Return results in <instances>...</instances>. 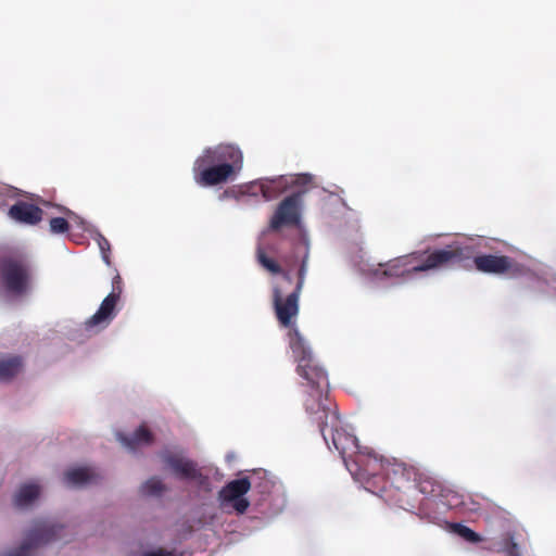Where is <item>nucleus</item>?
I'll return each instance as SVG.
<instances>
[{
    "label": "nucleus",
    "mask_w": 556,
    "mask_h": 556,
    "mask_svg": "<svg viewBox=\"0 0 556 556\" xmlns=\"http://www.w3.org/2000/svg\"><path fill=\"white\" fill-rule=\"evenodd\" d=\"M289 346L296 362V374L311 388L304 401L308 414H318L320 409L330 406L328 399L329 381L325 368L317 362L304 338L298 329L288 332Z\"/></svg>",
    "instance_id": "1"
},
{
    "label": "nucleus",
    "mask_w": 556,
    "mask_h": 556,
    "mask_svg": "<svg viewBox=\"0 0 556 556\" xmlns=\"http://www.w3.org/2000/svg\"><path fill=\"white\" fill-rule=\"evenodd\" d=\"M452 530L454 533L466 540L470 543H479L482 541V538L480 534L471 530L469 527L462 525V523H452L451 525Z\"/></svg>",
    "instance_id": "24"
},
{
    "label": "nucleus",
    "mask_w": 556,
    "mask_h": 556,
    "mask_svg": "<svg viewBox=\"0 0 556 556\" xmlns=\"http://www.w3.org/2000/svg\"><path fill=\"white\" fill-rule=\"evenodd\" d=\"M312 182V176L311 175H307V174H304V175H300L295 180H294V184L295 185H299V186H306L308 184Z\"/></svg>",
    "instance_id": "30"
},
{
    "label": "nucleus",
    "mask_w": 556,
    "mask_h": 556,
    "mask_svg": "<svg viewBox=\"0 0 556 556\" xmlns=\"http://www.w3.org/2000/svg\"><path fill=\"white\" fill-rule=\"evenodd\" d=\"M230 502L232 503V507L235 508V510L239 514H243L250 506L249 501L243 496L238 497L237 500H232Z\"/></svg>",
    "instance_id": "28"
},
{
    "label": "nucleus",
    "mask_w": 556,
    "mask_h": 556,
    "mask_svg": "<svg viewBox=\"0 0 556 556\" xmlns=\"http://www.w3.org/2000/svg\"><path fill=\"white\" fill-rule=\"evenodd\" d=\"M33 266L21 252H9L0 256V285L13 296L26 295L33 286Z\"/></svg>",
    "instance_id": "6"
},
{
    "label": "nucleus",
    "mask_w": 556,
    "mask_h": 556,
    "mask_svg": "<svg viewBox=\"0 0 556 556\" xmlns=\"http://www.w3.org/2000/svg\"><path fill=\"white\" fill-rule=\"evenodd\" d=\"M22 367L23 361L20 356L0 359V381H10L21 371Z\"/></svg>",
    "instance_id": "20"
},
{
    "label": "nucleus",
    "mask_w": 556,
    "mask_h": 556,
    "mask_svg": "<svg viewBox=\"0 0 556 556\" xmlns=\"http://www.w3.org/2000/svg\"><path fill=\"white\" fill-rule=\"evenodd\" d=\"M317 424L319 431L328 445L339 452L344 463H350L356 451H359L356 438L343 427L340 416L331 405L319 410L318 414H309Z\"/></svg>",
    "instance_id": "5"
},
{
    "label": "nucleus",
    "mask_w": 556,
    "mask_h": 556,
    "mask_svg": "<svg viewBox=\"0 0 556 556\" xmlns=\"http://www.w3.org/2000/svg\"><path fill=\"white\" fill-rule=\"evenodd\" d=\"M300 294L292 291L285 296L280 288L276 287L273 290V306L276 318L281 327L289 328V332L296 329L294 325L300 312Z\"/></svg>",
    "instance_id": "9"
},
{
    "label": "nucleus",
    "mask_w": 556,
    "mask_h": 556,
    "mask_svg": "<svg viewBox=\"0 0 556 556\" xmlns=\"http://www.w3.org/2000/svg\"><path fill=\"white\" fill-rule=\"evenodd\" d=\"M391 459L383 458L372 451H356L346 467L350 472L365 483V488L371 493H376L381 482L387 462Z\"/></svg>",
    "instance_id": "7"
},
{
    "label": "nucleus",
    "mask_w": 556,
    "mask_h": 556,
    "mask_svg": "<svg viewBox=\"0 0 556 556\" xmlns=\"http://www.w3.org/2000/svg\"><path fill=\"white\" fill-rule=\"evenodd\" d=\"M162 462L170 468L173 473L184 480H200L203 478L195 462L179 454L164 451L160 454Z\"/></svg>",
    "instance_id": "13"
},
{
    "label": "nucleus",
    "mask_w": 556,
    "mask_h": 556,
    "mask_svg": "<svg viewBox=\"0 0 556 556\" xmlns=\"http://www.w3.org/2000/svg\"><path fill=\"white\" fill-rule=\"evenodd\" d=\"M243 167V153L233 144H218L205 149L192 166L194 181L203 187L227 182Z\"/></svg>",
    "instance_id": "3"
},
{
    "label": "nucleus",
    "mask_w": 556,
    "mask_h": 556,
    "mask_svg": "<svg viewBox=\"0 0 556 556\" xmlns=\"http://www.w3.org/2000/svg\"><path fill=\"white\" fill-rule=\"evenodd\" d=\"M252 486V482L249 478H240L228 482L220 491L219 498L223 502H228L232 500H237L238 497L243 496L249 492Z\"/></svg>",
    "instance_id": "17"
},
{
    "label": "nucleus",
    "mask_w": 556,
    "mask_h": 556,
    "mask_svg": "<svg viewBox=\"0 0 556 556\" xmlns=\"http://www.w3.org/2000/svg\"><path fill=\"white\" fill-rule=\"evenodd\" d=\"M164 490L162 480L156 477L150 478L141 486V491L146 495H160Z\"/></svg>",
    "instance_id": "25"
},
{
    "label": "nucleus",
    "mask_w": 556,
    "mask_h": 556,
    "mask_svg": "<svg viewBox=\"0 0 556 556\" xmlns=\"http://www.w3.org/2000/svg\"><path fill=\"white\" fill-rule=\"evenodd\" d=\"M118 438L130 451H135L141 445H150L154 440L152 432L144 425H141L131 437L119 434Z\"/></svg>",
    "instance_id": "18"
},
{
    "label": "nucleus",
    "mask_w": 556,
    "mask_h": 556,
    "mask_svg": "<svg viewBox=\"0 0 556 556\" xmlns=\"http://www.w3.org/2000/svg\"><path fill=\"white\" fill-rule=\"evenodd\" d=\"M63 529L62 526L53 525L47 520L36 521L22 545L5 556H30L33 549L61 538L60 532Z\"/></svg>",
    "instance_id": "8"
},
{
    "label": "nucleus",
    "mask_w": 556,
    "mask_h": 556,
    "mask_svg": "<svg viewBox=\"0 0 556 556\" xmlns=\"http://www.w3.org/2000/svg\"><path fill=\"white\" fill-rule=\"evenodd\" d=\"M8 216L16 223L35 226L42 220L43 211L33 203L17 201L9 208Z\"/></svg>",
    "instance_id": "15"
},
{
    "label": "nucleus",
    "mask_w": 556,
    "mask_h": 556,
    "mask_svg": "<svg viewBox=\"0 0 556 556\" xmlns=\"http://www.w3.org/2000/svg\"><path fill=\"white\" fill-rule=\"evenodd\" d=\"M498 552L505 553L507 556H521L518 544L515 542L513 534L507 533L503 539V546Z\"/></svg>",
    "instance_id": "26"
},
{
    "label": "nucleus",
    "mask_w": 556,
    "mask_h": 556,
    "mask_svg": "<svg viewBox=\"0 0 556 556\" xmlns=\"http://www.w3.org/2000/svg\"><path fill=\"white\" fill-rule=\"evenodd\" d=\"M122 285L121 276L116 275L112 281V292L104 298L99 309L85 321L86 330L104 328L113 319L116 304L122 294Z\"/></svg>",
    "instance_id": "10"
},
{
    "label": "nucleus",
    "mask_w": 556,
    "mask_h": 556,
    "mask_svg": "<svg viewBox=\"0 0 556 556\" xmlns=\"http://www.w3.org/2000/svg\"><path fill=\"white\" fill-rule=\"evenodd\" d=\"M39 485L34 483L24 484L18 489L14 497V504L16 507L28 506L39 496Z\"/></svg>",
    "instance_id": "21"
},
{
    "label": "nucleus",
    "mask_w": 556,
    "mask_h": 556,
    "mask_svg": "<svg viewBox=\"0 0 556 556\" xmlns=\"http://www.w3.org/2000/svg\"><path fill=\"white\" fill-rule=\"evenodd\" d=\"M257 262L269 273L274 275H281L283 280L291 283L292 276L289 270H283L281 266L273 258L268 257L262 248L257 249L256 252Z\"/></svg>",
    "instance_id": "19"
},
{
    "label": "nucleus",
    "mask_w": 556,
    "mask_h": 556,
    "mask_svg": "<svg viewBox=\"0 0 556 556\" xmlns=\"http://www.w3.org/2000/svg\"><path fill=\"white\" fill-rule=\"evenodd\" d=\"M99 479V473L91 467L72 468L64 473V483L75 488L97 483Z\"/></svg>",
    "instance_id": "16"
},
{
    "label": "nucleus",
    "mask_w": 556,
    "mask_h": 556,
    "mask_svg": "<svg viewBox=\"0 0 556 556\" xmlns=\"http://www.w3.org/2000/svg\"><path fill=\"white\" fill-rule=\"evenodd\" d=\"M304 191L294 192L285 198L278 205L269 227L271 230H279L282 226H295L300 222V206Z\"/></svg>",
    "instance_id": "11"
},
{
    "label": "nucleus",
    "mask_w": 556,
    "mask_h": 556,
    "mask_svg": "<svg viewBox=\"0 0 556 556\" xmlns=\"http://www.w3.org/2000/svg\"><path fill=\"white\" fill-rule=\"evenodd\" d=\"M470 258V249L459 244H448L443 249L416 251L391 260L386 264V277H407L416 273L447 269L464 266Z\"/></svg>",
    "instance_id": "2"
},
{
    "label": "nucleus",
    "mask_w": 556,
    "mask_h": 556,
    "mask_svg": "<svg viewBox=\"0 0 556 556\" xmlns=\"http://www.w3.org/2000/svg\"><path fill=\"white\" fill-rule=\"evenodd\" d=\"M98 243H99V248L102 252L103 260L109 264L110 263V260H109L110 242H109V240L106 238H104L103 236H100Z\"/></svg>",
    "instance_id": "29"
},
{
    "label": "nucleus",
    "mask_w": 556,
    "mask_h": 556,
    "mask_svg": "<svg viewBox=\"0 0 556 556\" xmlns=\"http://www.w3.org/2000/svg\"><path fill=\"white\" fill-rule=\"evenodd\" d=\"M287 180L283 177L267 180L261 184V192L265 200H273L287 189Z\"/></svg>",
    "instance_id": "22"
},
{
    "label": "nucleus",
    "mask_w": 556,
    "mask_h": 556,
    "mask_svg": "<svg viewBox=\"0 0 556 556\" xmlns=\"http://www.w3.org/2000/svg\"><path fill=\"white\" fill-rule=\"evenodd\" d=\"M418 470L396 459L387 462L384 476L375 494L401 508L414 507Z\"/></svg>",
    "instance_id": "4"
},
{
    "label": "nucleus",
    "mask_w": 556,
    "mask_h": 556,
    "mask_svg": "<svg viewBox=\"0 0 556 556\" xmlns=\"http://www.w3.org/2000/svg\"><path fill=\"white\" fill-rule=\"evenodd\" d=\"M144 556H175L172 552H167L165 549H157L153 552H148L144 554Z\"/></svg>",
    "instance_id": "31"
},
{
    "label": "nucleus",
    "mask_w": 556,
    "mask_h": 556,
    "mask_svg": "<svg viewBox=\"0 0 556 556\" xmlns=\"http://www.w3.org/2000/svg\"><path fill=\"white\" fill-rule=\"evenodd\" d=\"M477 270L491 275L516 274L520 270L519 264L507 255L480 254L473 257Z\"/></svg>",
    "instance_id": "12"
},
{
    "label": "nucleus",
    "mask_w": 556,
    "mask_h": 556,
    "mask_svg": "<svg viewBox=\"0 0 556 556\" xmlns=\"http://www.w3.org/2000/svg\"><path fill=\"white\" fill-rule=\"evenodd\" d=\"M440 485L439 483L430 477L424 476L418 471V477L416 481V493H422L428 495H433L439 492Z\"/></svg>",
    "instance_id": "23"
},
{
    "label": "nucleus",
    "mask_w": 556,
    "mask_h": 556,
    "mask_svg": "<svg viewBox=\"0 0 556 556\" xmlns=\"http://www.w3.org/2000/svg\"><path fill=\"white\" fill-rule=\"evenodd\" d=\"M50 231L52 233L59 235L64 233L70 229L68 222L63 217H53L49 222Z\"/></svg>",
    "instance_id": "27"
},
{
    "label": "nucleus",
    "mask_w": 556,
    "mask_h": 556,
    "mask_svg": "<svg viewBox=\"0 0 556 556\" xmlns=\"http://www.w3.org/2000/svg\"><path fill=\"white\" fill-rule=\"evenodd\" d=\"M309 261V243L307 240H301L294 244L292 253L285 256L283 263L289 267H293L295 263H299V269L296 273V283L293 291L301 293L305 283Z\"/></svg>",
    "instance_id": "14"
}]
</instances>
